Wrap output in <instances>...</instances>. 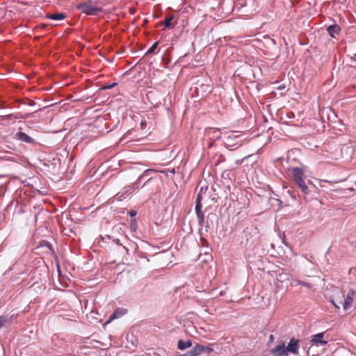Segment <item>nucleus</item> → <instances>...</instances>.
<instances>
[{"mask_svg":"<svg viewBox=\"0 0 356 356\" xmlns=\"http://www.w3.org/2000/svg\"><path fill=\"white\" fill-rule=\"evenodd\" d=\"M130 229L132 232H136V229H137L136 219H131Z\"/></svg>","mask_w":356,"mask_h":356,"instance_id":"obj_22","label":"nucleus"},{"mask_svg":"<svg viewBox=\"0 0 356 356\" xmlns=\"http://www.w3.org/2000/svg\"><path fill=\"white\" fill-rule=\"evenodd\" d=\"M154 170L147 169L144 171V172L138 177L137 181L134 182L133 184L125 186L123 189L125 191V193H127L128 195L136 192L139 189V182L140 180L145 176H149L152 172H154Z\"/></svg>","mask_w":356,"mask_h":356,"instance_id":"obj_5","label":"nucleus"},{"mask_svg":"<svg viewBox=\"0 0 356 356\" xmlns=\"http://www.w3.org/2000/svg\"><path fill=\"white\" fill-rule=\"evenodd\" d=\"M127 196L129 195H127V193H125V191L124 189H122V191L119 192L115 195L116 199L119 201H122V200L125 199Z\"/></svg>","mask_w":356,"mask_h":356,"instance_id":"obj_19","label":"nucleus"},{"mask_svg":"<svg viewBox=\"0 0 356 356\" xmlns=\"http://www.w3.org/2000/svg\"><path fill=\"white\" fill-rule=\"evenodd\" d=\"M291 275L286 273H279L276 277L275 284L277 289H282L284 287L283 284L286 281H289Z\"/></svg>","mask_w":356,"mask_h":356,"instance_id":"obj_7","label":"nucleus"},{"mask_svg":"<svg viewBox=\"0 0 356 356\" xmlns=\"http://www.w3.org/2000/svg\"><path fill=\"white\" fill-rule=\"evenodd\" d=\"M192 341L191 340L183 341L179 340L177 343V348L179 350H184L188 348L191 347Z\"/></svg>","mask_w":356,"mask_h":356,"instance_id":"obj_13","label":"nucleus"},{"mask_svg":"<svg viewBox=\"0 0 356 356\" xmlns=\"http://www.w3.org/2000/svg\"><path fill=\"white\" fill-rule=\"evenodd\" d=\"M114 85H115V83L113 84L112 86H108V87H106L105 88H111Z\"/></svg>","mask_w":356,"mask_h":356,"instance_id":"obj_28","label":"nucleus"},{"mask_svg":"<svg viewBox=\"0 0 356 356\" xmlns=\"http://www.w3.org/2000/svg\"><path fill=\"white\" fill-rule=\"evenodd\" d=\"M216 217V216L215 214H213V213H209L207 216V220L204 221V227H205V229H206L207 232L210 228V225H209V220H212L213 218H215Z\"/></svg>","mask_w":356,"mask_h":356,"instance_id":"obj_18","label":"nucleus"},{"mask_svg":"<svg viewBox=\"0 0 356 356\" xmlns=\"http://www.w3.org/2000/svg\"><path fill=\"white\" fill-rule=\"evenodd\" d=\"M355 294V293L353 290H350L346 298L345 296L342 294L341 296L336 298L335 300H332V302L337 309H339L340 305H341L344 310H348L352 306Z\"/></svg>","mask_w":356,"mask_h":356,"instance_id":"obj_4","label":"nucleus"},{"mask_svg":"<svg viewBox=\"0 0 356 356\" xmlns=\"http://www.w3.org/2000/svg\"><path fill=\"white\" fill-rule=\"evenodd\" d=\"M129 214L131 219H136L135 217L137 214V212H136V211L131 209L129 211Z\"/></svg>","mask_w":356,"mask_h":356,"instance_id":"obj_25","label":"nucleus"},{"mask_svg":"<svg viewBox=\"0 0 356 356\" xmlns=\"http://www.w3.org/2000/svg\"><path fill=\"white\" fill-rule=\"evenodd\" d=\"M298 340L295 339L294 338H292L290 340L289 344L286 347V351L294 353V354L297 353L298 348Z\"/></svg>","mask_w":356,"mask_h":356,"instance_id":"obj_12","label":"nucleus"},{"mask_svg":"<svg viewBox=\"0 0 356 356\" xmlns=\"http://www.w3.org/2000/svg\"><path fill=\"white\" fill-rule=\"evenodd\" d=\"M197 348H199V349H200V355L203 353L209 354L213 350V349L209 346H202L199 343H197Z\"/></svg>","mask_w":356,"mask_h":356,"instance_id":"obj_17","label":"nucleus"},{"mask_svg":"<svg viewBox=\"0 0 356 356\" xmlns=\"http://www.w3.org/2000/svg\"><path fill=\"white\" fill-rule=\"evenodd\" d=\"M195 213L197 217L204 216V213L202 211L201 196L200 195H197L195 201Z\"/></svg>","mask_w":356,"mask_h":356,"instance_id":"obj_14","label":"nucleus"},{"mask_svg":"<svg viewBox=\"0 0 356 356\" xmlns=\"http://www.w3.org/2000/svg\"><path fill=\"white\" fill-rule=\"evenodd\" d=\"M327 31L332 38H335L336 36L339 34L341 31V27L337 24H334L327 28Z\"/></svg>","mask_w":356,"mask_h":356,"instance_id":"obj_11","label":"nucleus"},{"mask_svg":"<svg viewBox=\"0 0 356 356\" xmlns=\"http://www.w3.org/2000/svg\"><path fill=\"white\" fill-rule=\"evenodd\" d=\"M197 218L199 226L202 228L204 226V216H197Z\"/></svg>","mask_w":356,"mask_h":356,"instance_id":"obj_24","label":"nucleus"},{"mask_svg":"<svg viewBox=\"0 0 356 356\" xmlns=\"http://www.w3.org/2000/svg\"><path fill=\"white\" fill-rule=\"evenodd\" d=\"M116 244L118 245H121L122 244L120 243V240L119 239H117L116 241H115Z\"/></svg>","mask_w":356,"mask_h":356,"instance_id":"obj_27","label":"nucleus"},{"mask_svg":"<svg viewBox=\"0 0 356 356\" xmlns=\"http://www.w3.org/2000/svg\"><path fill=\"white\" fill-rule=\"evenodd\" d=\"M291 178L296 186L300 190L302 195L307 198V196L312 195L316 188L309 179L306 180L304 177L305 169L303 167H290L288 168Z\"/></svg>","mask_w":356,"mask_h":356,"instance_id":"obj_1","label":"nucleus"},{"mask_svg":"<svg viewBox=\"0 0 356 356\" xmlns=\"http://www.w3.org/2000/svg\"><path fill=\"white\" fill-rule=\"evenodd\" d=\"M158 44H159V42H155L152 46L151 47L149 48V49L147 50V54H152V53H154L155 49L157 48L158 47Z\"/></svg>","mask_w":356,"mask_h":356,"instance_id":"obj_23","label":"nucleus"},{"mask_svg":"<svg viewBox=\"0 0 356 356\" xmlns=\"http://www.w3.org/2000/svg\"><path fill=\"white\" fill-rule=\"evenodd\" d=\"M14 315H2L0 316V328L8 327L13 323Z\"/></svg>","mask_w":356,"mask_h":356,"instance_id":"obj_8","label":"nucleus"},{"mask_svg":"<svg viewBox=\"0 0 356 356\" xmlns=\"http://www.w3.org/2000/svg\"><path fill=\"white\" fill-rule=\"evenodd\" d=\"M323 337L324 332L313 334L311 337L310 342L312 343V345H316L317 346L326 345L327 341L323 339Z\"/></svg>","mask_w":356,"mask_h":356,"instance_id":"obj_6","label":"nucleus"},{"mask_svg":"<svg viewBox=\"0 0 356 356\" xmlns=\"http://www.w3.org/2000/svg\"><path fill=\"white\" fill-rule=\"evenodd\" d=\"M76 8L87 15H97L102 8L96 1L88 0L76 5Z\"/></svg>","mask_w":356,"mask_h":356,"instance_id":"obj_2","label":"nucleus"},{"mask_svg":"<svg viewBox=\"0 0 356 356\" xmlns=\"http://www.w3.org/2000/svg\"><path fill=\"white\" fill-rule=\"evenodd\" d=\"M291 284L292 286H299V285H303L306 286L307 287H310V284L309 283L298 280H294L291 282Z\"/></svg>","mask_w":356,"mask_h":356,"instance_id":"obj_20","label":"nucleus"},{"mask_svg":"<svg viewBox=\"0 0 356 356\" xmlns=\"http://www.w3.org/2000/svg\"><path fill=\"white\" fill-rule=\"evenodd\" d=\"M116 318V314H115V313H113V314L110 316L109 320L111 321V320H113V319H114V318Z\"/></svg>","mask_w":356,"mask_h":356,"instance_id":"obj_26","label":"nucleus"},{"mask_svg":"<svg viewBox=\"0 0 356 356\" xmlns=\"http://www.w3.org/2000/svg\"><path fill=\"white\" fill-rule=\"evenodd\" d=\"M174 17L173 16H170V17H165V19H164V25H165V28H169L171 26V24H172V20L173 19Z\"/></svg>","mask_w":356,"mask_h":356,"instance_id":"obj_21","label":"nucleus"},{"mask_svg":"<svg viewBox=\"0 0 356 356\" xmlns=\"http://www.w3.org/2000/svg\"><path fill=\"white\" fill-rule=\"evenodd\" d=\"M271 353L273 356H289L284 344L276 346Z\"/></svg>","mask_w":356,"mask_h":356,"instance_id":"obj_10","label":"nucleus"},{"mask_svg":"<svg viewBox=\"0 0 356 356\" xmlns=\"http://www.w3.org/2000/svg\"><path fill=\"white\" fill-rule=\"evenodd\" d=\"M199 348H197V344L192 348L189 351L184 353V355H181L179 356H199L200 355Z\"/></svg>","mask_w":356,"mask_h":356,"instance_id":"obj_15","label":"nucleus"},{"mask_svg":"<svg viewBox=\"0 0 356 356\" xmlns=\"http://www.w3.org/2000/svg\"><path fill=\"white\" fill-rule=\"evenodd\" d=\"M243 140V135L236 131L227 133L223 138L225 145L231 149H235L241 146Z\"/></svg>","mask_w":356,"mask_h":356,"instance_id":"obj_3","label":"nucleus"},{"mask_svg":"<svg viewBox=\"0 0 356 356\" xmlns=\"http://www.w3.org/2000/svg\"><path fill=\"white\" fill-rule=\"evenodd\" d=\"M15 138L16 140L26 143H34V140L27 135L26 133L22 131H18L15 135Z\"/></svg>","mask_w":356,"mask_h":356,"instance_id":"obj_9","label":"nucleus"},{"mask_svg":"<svg viewBox=\"0 0 356 356\" xmlns=\"http://www.w3.org/2000/svg\"><path fill=\"white\" fill-rule=\"evenodd\" d=\"M47 17L53 20H62L65 18V15L62 13H58L49 15Z\"/></svg>","mask_w":356,"mask_h":356,"instance_id":"obj_16","label":"nucleus"}]
</instances>
